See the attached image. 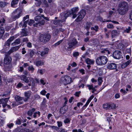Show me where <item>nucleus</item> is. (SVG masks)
<instances>
[{"label": "nucleus", "mask_w": 132, "mask_h": 132, "mask_svg": "<svg viewBox=\"0 0 132 132\" xmlns=\"http://www.w3.org/2000/svg\"><path fill=\"white\" fill-rule=\"evenodd\" d=\"M79 10V8L78 7H75L71 9L72 13H74L76 12Z\"/></svg>", "instance_id": "37"}, {"label": "nucleus", "mask_w": 132, "mask_h": 132, "mask_svg": "<svg viewBox=\"0 0 132 132\" xmlns=\"http://www.w3.org/2000/svg\"><path fill=\"white\" fill-rule=\"evenodd\" d=\"M109 103H106L103 105V107L104 109H110Z\"/></svg>", "instance_id": "28"}, {"label": "nucleus", "mask_w": 132, "mask_h": 132, "mask_svg": "<svg viewBox=\"0 0 132 132\" xmlns=\"http://www.w3.org/2000/svg\"><path fill=\"white\" fill-rule=\"evenodd\" d=\"M31 93L32 92L30 90H29L24 92V96L26 97L23 98V100L24 101H26L28 100L30 97Z\"/></svg>", "instance_id": "9"}, {"label": "nucleus", "mask_w": 132, "mask_h": 132, "mask_svg": "<svg viewBox=\"0 0 132 132\" xmlns=\"http://www.w3.org/2000/svg\"><path fill=\"white\" fill-rule=\"evenodd\" d=\"M23 98L21 97L18 96H16L15 97V99L16 101H19L22 100Z\"/></svg>", "instance_id": "33"}, {"label": "nucleus", "mask_w": 132, "mask_h": 132, "mask_svg": "<svg viewBox=\"0 0 132 132\" xmlns=\"http://www.w3.org/2000/svg\"><path fill=\"white\" fill-rule=\"evenodd\" d=\"M72 82V79L70 77L68 76H67V84L71 83Z\"/></svg>", "instance_id": "32"}, {"label": "nucleus", "mask_w": 132, "mask_h": 132, "mask_svg": "<svg viewBox=\"0 0 132 132\" xmlns=\"http://www.w3.org/2000/svg\"><path fill=\"white\" fill-rule=\"evenodd\" d=\"M22 11L20 8H18L14 10L12 13V18L14 20L19 18L21 15Z\"/></svg>", "instance_id": "3"}, {"label": "nucleus", "mask_w": 132, "mask_h": 132, "mask_svg": "<svg viewBox=\"0 0 132 132\" xmlns=\"http://www.w3.org/2000/svg\"><path fill=\"white\" fill-rule=\"evenodd\" d=\"M119 34V33L116 30H113L111 32V36L112 38L117 36Z\"/></svg>", "instance_id": "21"}, {"label": "nucleus", "mask_w": 132, "mask_h": 132, "mask_svg": "<svg viewBox=\"0 0 132 132\" xmlns=\"http://www.w3.org/2000/svg\"><path fill=\"white\" fill-rule=\"evenodd\" d=\"M28 23V21H26L24 22H23L22 21L19 24V26H22L23 23V27H24V28L27 27V24Z\"/></svg>", "instance_id": "29"}, {"label": "nucleus", "mask_w": 132, "mask_h": 132, "mask_svg": "<svg viewBox=\"0 0 132 132\" xmlns=\"http://www.w3.org/2000/svg\"><path fill=\"white\" fill-rule=\"evenodd\" d=\"M16 38V37L14 36L10 37L6 42H5V45L10 47L11 43Z\"/></svg>", "instance_id": "7"}, {"label": "nucleus", "mask_w": 132, "mask_h": 132, "mask_svg": "<svg viewBox=\"0 0 132 132\" xmlns=\"http://www.w3.org/2000/svg\"><path fill=\"white\" fill-rule=\"evenodd\" d=\"M65 108L66 106L65 105L61 108L60 112L61 114H64L66 112Z\"/></svg>", "instance_id": "25"}, {"label": "nucleus", "mask_w": 132, "mask_h": 132, "mask_svg": "<svg viewBox=\"0 0 132 132\" xmlns=\"http://www.w3.org/2000/svg\"><path fill=\"white\" fill-rule=\"evenodd\" d=\"M44 61L42 60H40L37 61L36 63V65L37 67L41 66L44 65Z\"/></svg>", "instance_id": "19"}, {"label": "nucleus", "mask_w": 132, "mask_h": 132, "mask_svg": "<svg viewBox=\"0 0 132 132\" xmlns=\"http://www.w3.org/2000/svg\"><path fill=\"white\" fill-rule=\"evenodd\" d=\"M86 14V12L85 10H82L78 13V16L76 19L77 22L80 21L84 17Z\"/></svg>", "instance_id": "5"}, {"label": "nucleus", "mask_w": 132, "mask_h": 132, "mask_svg": "<svg viewBox=\"0 0 132 132\" xmlns=\"http://www.w3.org/2000/svg\"><path fill=\"white\" fill-rule=\"evenodd\" d=\"M90 41L92 42L93 45H96L97 44V40L96 39H91L90 40Z\"/></svg>", "instance_id": "47"}, {"label": "nucleus", "mask_w": 132, "mask_h": 132, "mask_svg": "<svg viewBox=\"0 0 132 132\" xmlns=\"http://www.w3.org/2000/svg\"><path fill=\"white\" fill-rule=\"evenodd\" d=\"M23 85L21 83V82H19L17 85V86L18 88H20Z\"/></svg>", "instance_id": "63"}, {"label": "nucleus", "mask_w": 132, "mask_h": 132, "mask_svg": "<svg viewBox=\"0 0 132 132\" xmlns=\"http://www.w3.org/2000/svg\"><path fill=\"white\" fill-rule=\"evenodd\" d=\"M13 124L11 123L10 124H7V126L10 128H11L13 126Z\"/></svg>", "instance_id": "62"}, {"label": "nucleus", "mask_w": 132, "mask_h": 132, "mask_svg": "<svg viewBox=\"0 0 132 132\" xmlns=\"http://www.w3.org/2000/svg\"><path fill=\"white\" fill-rule=\"evenodd\" d=\"M86 25H85V27L87 30H88L90 29L91 25H92V23L90 22H87L86 23Z\"/></svg>", "instance_id": "26"}, {"label": "nucleus", "mask_w": 132, "mask_h": 132, "mask_svg": "<svg viewBox=\"0 0 132 132\" xmlns=\"http://www.w3.org/2000/svg\"><path fill=\"white\" fill-rule=\"evenodd\" d=\"M51 36L49 34H41L39 37L40 41L44 43H46L48 42L51 39Z\"/></svg>", "instance_id": "2"}, {"label": "nucleus", "mask_w": 132, "mask_h": 132, "mask_svg": "<svg viewBox=\"0 0 132 132\" xmlns=\"http://www.w3.org/2000/svg\"><path fill=\"white\" fill-rule=\"evenodd\" d=\"M66 14V13L65 12L62 13H61V18H65V19L66 18V17H65V15Z\"/></svg>", "instance_id": "53"}, {"label": "nucleus", "mask_w": 132, "mask_h": 132, "mask_svg": "<svg viewBox=\"0 0 132 132\" xmlns=\"http://www.w3.org/2000/svg\"><path fill=\"white\" fill-rule=\"evenodd\" d=\"M87 86L88 87L89 89L90 90L94 88L93 85H87Z\"/></svg>", "instance_id": "52"}, {"label": "nucleus", "mask_w": 132, "mask_h": 132, "mask_svg": "<svg viewBox=\"0 0 132 132\" xmlns=\"http://www.w3.org/2000/svg\"><path fill=\"white\" fill-rule=\"evenodd\" d=\"M46 93V92L45 90H43L40 92V93L43 95H45Z\"/></svg>", "instance_id": "60"}, {"label": "nucleus", "mask_w": 132, "mask_h": 132, "mask_svg": "<svg viewBox=\"0 0 132 132\" xmlns=\"http://www.w3.org/2000/svg\"><path fill=\"white\" fill-rule=\"evenodd\" d=\"M21 79L26 83L29 82V81L28 77L24 75H21L20 77Z\"/></svg>", "instance_id": "17"}, {"label": "nucleus", "mask_w": 132, "mask_h": 132, "mask_svg": "<svg viewBox=\"0 0 132 132\" xmlns=\"http://www.w3.org/2000/svg\"><path fill=\"white\" fill-rule=\"evenodd\" d=\"M28 21V24L30 26H31L34 23V20L30 19V20H27Z\"/></svg>", "instance_id": "42"}, {"label": "nucleus", "mask_w": 132, "mask_h": 132, "mask_svg": "<svg viewBox=\"0 0 132 132\" xmlns=\"http://www.w3.org/2000/svg\"><path fill=\"white\" fill-rule=\"evenodd\" d=\"M16 123L18 125H20L21 123V120L20 119H18L16 121Z\"/></svg>", "instance_id": "58"}, {"label": "nucleus", "mask_w": 132, "mask_h": 132, "mask_svg": "<svg viewBox=\"0 0 132 132\" xmlns=\"http://www.w3.org/2000/svg\"><path fill=\"white\" fill-rule=\"evenodd\" d=\"M6 3L5 2H0V6L1 7H3L6 6Z\"/></svg>", "instance_id": "39"}, {"label": "nucleus", "mask_w": 132, "mask_h": 132, "mask_svg": "<svg viewBox=\"0 0 132 132\" xmlns=\"http://www.w3.org/2000/svg\"><path fill=\"white\" fill-rule=\"evenodd\" d=\"M115 13V12L114 11H112V10L110 11L109 14V15L108 17V18H110L111 16L113 15L114 13Z\"/></svg>", "instance_id": "41"}, {"label": "nucleus", "mask_w": 132, "mask_h": 132, "mask_svg": "<svg viewBox=\"0 0 132 132\" xmlns=\"http://www.w3.org/2000/svg\"><path fill=\"white\" fill-rule=\"evenodd\" d=\"M13 52H12V50L11 48L8 51L5 53V55L6 56H9V55L10 54Z\"/></svg>", "instance_id": "44"}, {"label": "nucleus", "mask_w": 132, "mask_h": 132, "mask_svg": "<svg viewBox=\"0 0 132 132\" xmlns=\"http://www.w3.org/2000/svg\"><path fill=\"white\" fill-rule=\"evenodd\" d=\"M128 8H118V11L120 14L121 15H123L125 14L128 11Z\"/></svg>", "instance_id": "10"}, {"label": "nucleus", "mask_w": 132, "mask_h": 132, "mask_svg": "<svg viewBox=\"0 0 132 132\" xmlns=\"http://www.w3.org/2000/svg\"><path fill=\"white\" fill-rule=\"evenodd\" d=\"M21 43V39L20 38H18L15 39L14 41L11 44V45L12 46H16L20 44Z\"/></svg>", "instance_id": "16"}, {"label": "nucleus", "mask_w": 132, "mask_h": 132, "mask_svg": "<svg viewBox=\"0 0 132 132\" xmlns=\"http://www.w3.org/2000/svg\"><path fill=\"white\" fill-rule=\"evenodd\" d=\"M111 22L115 24H119V22L117 21H111V20H105V19H104V20H103V22Z\"/></svg>", "instance_id": "35"}, {"label": "nucleus", "mask_w": 132, "mask_h": 132, "mask_svg": "<svg viewBox=\"0 0 132 132\" xmlns=\"http://www.w3.org/2000/svg\"><path fill=\"white\" fill-rule=\"evenodd\" d=\"M19 1V0H12L11 3V6L13 7H16Z\"/></svg>", "instance_id": "20"}, {"label": "nucleus", "mask_w": 132, "mask_h": 132, "mask_svg": "<svg viewBox=\"0 0 132 132\" xmlns=\"http://www.w3.org/2000/svg\"><path fill=\"white\" fill-rule=\"evenodd\" d=\"M11 58L10 56L5 55L4 59V63L5 64H8L11 62Z\"/></svg>", "instance_id": "8"}, {"label": "nucleus", "mask_w": 132, "mask_h": 132, "mask_svg": "<svg viewBox=\"0 0 132 132\" xmlns=\"http://www.w3.org/2000/svg\"><path fill=\"white\" fill-rule=\"evenodd\" d=\"M22 54H24L26 53V51L25 50V48L24 47H23L22 49Z\"/></svg>", "instance_id": "61"}, {"label": "nucleus", "mask_w": 132, "mask_h": 132, "mask_svg": "<svg viewBox=\"0 0 132 132\" xmlns=\"http://www.w3.org/2000/svg\"><path fill=\"white\" fill-rule=\"evenodd\" d=\"M49 49L47 48H45L44 50L41 52L40 55L42 57L45 56V55L47 54L48 52Z\"/></svg>", "instance_id": "14"}, {"label": "nucleus", "mask_w": 132, "mask_h": 132, "mask_svg": "<svg viewBox=\"0 0 132 132\" xmlns=\"http://www.w3.org/2000/svg\"><path fill=\"white\" fill-rule=\"evenodd\" d=\"M89 37H87L85 38L84 39V41L85 42H89Z\"/></svg>", "instance_id": "59"}, {"label": "nucleus", "mask_w": 132, "mask_h": 132, "mask_svg": "<svg viewBox=\"0 0 132 132\" xmlns=\"http://www.w3.org/2000/svg\"><path fill=\"white\" fill-rule=\"evenodd\" d=\"M60 82L65 85L66 79L65 78V76L62 77H61V79Z\"/></svg>", "instance_id": "27"}, {"label": "nucleus", "mask_w": 132, "mask_h": 132, "mask_svg": "<svg viewBox=\"0 0 132 132\" xmlns=\"http://www.w3.org/2000/svg\"><path fill=\"white\" fill-rule=\"evenodd\" d=\"M98 26H95V27H92L91 28V30H95L96 32L98 30Z\"/></svg>", "instance_id": "49"}, {"label": "nucleus", "mask_w": 132, "mask_h": 132, "mask_svg": "<svg viewBox=\"0 0 132 132\" xmlns=\"http://www.w3.org/2000/svg\"><path fill=\"white\" fill-rule=\"evenodd\" d=\"M38 114V117H39L40 115V112L38 111L37 112H35L34 113V114L33 115V117L35 118L37 116V114Z\"/></svg>", "instance_id": "38"}, {"label": "nucleus", "mask_w": 132, "mask_h": 132, "mask_svg": "<svg viewBox=\"0 0 132 132\" xmlns=\"http://www.w3.org/2000/svg\"><path fill=\"white\" fill-rule=\"evenodd\" d=\"M117 67L116 64L114 63H111L108 64L107 66V68L110 69H114Z\"/></svg>", "instance_id": "13"}, {"label": "nucleus", "mask_w": 132, "mask_h": 132, "mask_svg": "<svg viewBox=\"0 0 132 132\" xmlns=\"http://www.w3.org/2000/svg\"><path fill=\"white\" fill-rule=\"evenodd\" d=\"M35 52L33 50H29V54L30 57H32L35 54Z\"/></svg>", "instance_id": "36"}, {"label": "nucleus", "mask_w": 132, "mask_h": 132, "mask_svg": "<svg viewBox=\"0 0 132 132\" xmlns=\"http://www.w3.org/2000/svg\"><path fill=\"white\" fill-rule=\"evenodd\" d=\"M63 40H62L59 41L55 44H54V46L55 47L59 45L62 42Z\"/></svg>", "instance_id": "50"}, {"label": "nucleus", "mask_w": 132, "mask_h": 132, "mask_svg": "<svg viewBox=\"0 0 132 132\" xmlns=\"http://www.w3.org/2000/svg\"><path fill=\"white\" fill-rule=\"evenodd\" d=\"M109 106L110 109H115L116 108V105L113 103H109Z\"/></svg>", "instance_id": "31"}, {"label": "nucleus", "mask_w": 132, "mask_h": 132, "mask_svg": "<svg viewBox=\"0 0 132 132\" xmlns=\"http://www.w3.org/2000/svg\"><path fill=\"white\" fill-rule=\"evenodd\" d=\"M21 46V45H20L18 46L13 47L11 48V49L12 50V52H13L18 50L19 49V48Z\"/></svg>", "instance_id": "24"}, {"label": "nucleus", "mask_w": 132, "mask_h": 132, "mask_svg": "<svg viewBox=\"0 0 132 132\" xmlns=\"http://www.w3.org/2000/svg\"><path fill=\"white\" fill-rule=\"evenodd\" d=\"M34 19L35 21H38L41 19V16L39 15H37L35 17Z\"/></svg>", "instance_id": "40"}, {"label": "nucleus", "mask_w": 132, "mask_h": 132, "mask_svg": "<svg viewBox=\"0 0 132 132\" xmlns=\"http://www.w3.org/2000/svg\"><path fill=\"white\" fill-rule=\"evenodd\" d=\"M113 56L114 58L119 59L122 57V54L120 51H115L113 53Z\"/></svg>", "instance_id": "6"}, {"label": "nucleus", "mask_w": 132, "mask_h": 132, "mask_svg": "<svg viewBox=\"0 0 132 132\" xmlns=\"http://www.w3.org/2000/svg\"><path fill=\"white\" fill-rule=\"evenodd\" d=\"M28 70L29 71H31V72H33L35 70L33 66L32 65L29 66L28 68Z\"/></svg>", "instance_id": "43"}, {"label": "nucleus", "mask_w": 132, "mask_h": 132, "mask_svg": "<svg viewBox=\"0 0 132 132\" xmlns=\"http://www.w3.org/2000/svg\"><path fill=\"white\" fill-rule=\"evenodd\" d=\"M37 11L39 12V13H37V15H39V14L42 13L43 12V10L41 8H40L38 9Z\"/></svg>", "instance_id": "56"}, {"label": "nucleus", "mask_w": 132, "mask_h": 132, "mask_svg": "<svg viewBox=\"0 0 132 132\" xmlns=\"http://www.w3.org/2000/svg\"><path fill=\"white\" fill-rule=\"evenodd\" d=\"M85 61L88 65L93 64L94 63V60H91L89 58H87L86 59Z\"/></svg>", "instance_id": "18"}, {"label": "nucleus", "mask_w": 132, "mask_h": 132, "mask_svg": "<svg viewBox=\"0 0 132 132\" xmlns=\"http://www.w3.org/2000/svg\"><path fill=\"white\" fill-rule=\"evenodd\" d=\"M45 71V69H39L38 70V72L41 74L42 75L44 73Z\"/></svg>", "instance_id": "45"}, {"label": "nucleus", "mask_w": 132, "mask_h": 132, "mask_svg": "<svg viewBox=\"0 0 132 132\" xmlns=\"http://www.w3.org/2000/svg\"><path fill=\"white\" fill-rule=\"evenodd\" d=\"M9 98V97L7 98H5L4 99H0V104H2V106L4 108L6 107V104L8 102ZM1 105H0V107H1Z\"/></svg>", "instance_id": "11"}, {"label": "nucleus", "mask_w": 132, "mask_h": 132, "mask_svg": "<svg viewBox=\"0 0 132 132\" xmlns=\"http://www.w3.org/2000/svg\"><path fill=\"white\" fill-rule=\"evenodd\" d=\"M45 23V21L44 20H43L38 23L34 24V26L38 27L43 25Z\"/></svg>", "instance_id": "15"}, {"label": "nucleus", "mask_w": 132, "mask_h": 132, "mask_svg": "<svg viewBox=\"0 0 132 132\" xmlns=\"http://www.w3.org/2000/svg\"><path fill=\"white\" fill-rule=\"evenodd\" d=\"M29 129H21L19 132H29Z\"/></svg>", "instance_id": "48"}, {"label": "nucleus", "mask_w": 132, "mask_h": 132, "mask_svg": "<svg viewBox=\"0 0 132 132\" xmlns=\"http://www.w3.org/2000/svg\"><path fill=\"white\" fill-rule=\"evenodd\" d=\"M4 121L2 118L0 117V126H2L3 124Z\"/></svg>", "instance_id": "55"}, {"label": "nucleus", "mask_w": 132, "mask_h": 132, "mask_svg": "<svg viewBox=\"0 0 132 132\" xmlns=\"http://www.w3.org/2000/svg\"><path fill=\"white\" fill-rule=\"evenodd\" d=\"M128 8L127 3L125 2H122L120 3L118 5V8Z\"/></svg>", "instance_id": "12"}, {"label": "nucleus", "mask_w": 132, "mask_h": 132, "mask_svg": "<svg viewBox=\"0 0 132 132\" xmlns=\"http://www.w3.org/2000/svg\"><path fill=\"white\" fill-rule=\"evenodd\" d=\"M108 60L106 56H102L97 57L96 59V62L98 65L102 66L106 63Z\"/></svg>", "instance_id": "1"}, {"label": "nucleus", "mask_w": 132, "mask_h": 132, "mask_svg": "<svg viewBox=\"0 0 132 132\" xmlns=\"http://www.w3.org/2000/svg\"><path fill=\"white\" fill-rule=\"evenodd\" d=\"M62 22L60 20H55L53 21V23L55 25H58L60 24V23Z\"/></svg>", "instance_id": "34"}, {"label": "nucleus", "mask_w": 132, "mask_h": 132, "mask_svg": "<svg viewBox=\"0 0 132 132\" xmlns=\"http://www.w3.org/2000/svg\"><path fill=\"white\" fill-rule=\"evenodd\" d=\"M27 31L24 29H22L21 32V34L23 36H26L27 35Z\"/></svg>", "instance_id": "30"}, {"label": "nucleus", "mask_w": 132, "mask_h": 132, "mask_svg": "<svg viewBox=\"0 0 132 132\" xmlns=\"http://www.w3.org/2000/svg\"><path fill=\"white\" fill-rule=\"evenodd\" d=\"M5 32L4 28L3 27H0V39L1 38Z\"/></svg>", "instance_id": "22"}, {"label": "nucleus", "mask_w": 132, "mask_h": 132, "mask_svg": "<svg viewBox=\"0 0 132 132\" xmlns=\"http://www.w3.org/2000/svg\"><path fill=\"white\" fill-rule=\"evenodd\" d=\"M131 30V28L130 27H128V28H127L125 30V32L129 33L130 32V30Z\"/></svg>", "instance_id": "54"}, {"label": "nucleus", "mask_w": 132, "mask_h": 132, "mask_svg": "<svg viewBox=\"0 0 132 132\" xmlns=\"http://www.w3.org/2000/svg\"><path fill=\"white\" fill-rule=\"evenodd\" d=\"M107 27L109 29H112L114 28V26L112 24L109 23L107 25Z\"/></svg>", "instance_id": "46"}, {"label": "nucleus", "mask_w": 132, "mask_h": 132, "mask_svg": "<svg viewBox=\"0 0 132 132\" xmlns=\"http://www.w3.org/2000/svg\"><path fill=\"white\" fill-rule=\"evenodd\" d=\"M79 55V53L78 52H75L73 54V56L76 57L78 56Z\"/></svg>", "instance_id": "57"}, {"label": "nucleus", "mask_w": 132, "mask_h": 132, "mask_svg": "<svg viewBox=\"0 0 132 132\" xmlns=\"http://www.w3.org/2000/svg\"><path fill=\"white\" fill-rule=\"evenodd\" d=\"M35 110L36 109L34 108H33L29 110L28 111L27 114L29 116H32L33 113L35 111Z\"/></svg>", "instance_id": "23"}, {"label": "nucleus", "mask_w": 132, "mask_h": 132, "mask_svg": "<svg viewBox=\"0 0 132 132\" xmlns=\"http://www.w3.org/2000/svg\"><path fill=\"white\" fill-rule=\"evenodd\" d=\"M102 80V79L101 77H99L98 79V84L100 85H101V84Z\"/></svg>", "instance_id": "51"}, {"label": "nucleus", "mask_w": 132, "mask_h": 132, "mask_svg": "<svg viewBox=\"0 0 132 132\" xmlns=\"http://www.w3.org/2000/svg\"><path fill=\"white\" fill-rule=\"evenodd\" d=\"M78 43L76 39L75 38H72L69 41L68 45L70 48H74L77 46Z\"/></svg>", "instance_id": "4"}, {"label": "nucleus", "mask_w": 132, "mask_h": 132, "mask_svg": "<svg viewBox=\"0 0 132 132\" xmlns=\"http://www.w3.org/2000/svg\"><path fill=\"white\" fill-rule=\"evenodd\" d=\"M79 72L81 73L82 75H84L85 73V70L84 69H82L79 70Z\"/></svg>", "instance_id": "64"}]
</instances>
